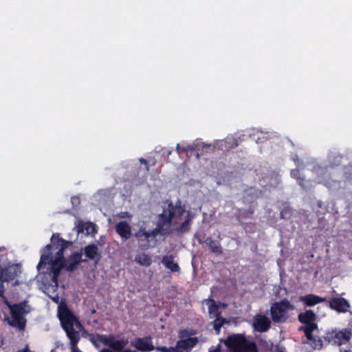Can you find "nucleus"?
<instances>
[{
	"label": "nucleus",
	"instance_id": "obj_5",
	"mask_svg": "<svg viewBox=\"0 0 352 352\" xmlns=\"http://www.w3.org/2000/svg\"><path fill=\"white\" fill-rule=\"evenodd\" d=\"M3 298L4 302L8 306L11 312V318L7 319L8 324L21 331L24 330L26 323L24 315L30 312L29 306L25 302L11 305L6 298Z\"/></svg>",
	"mask_w": 352,
	"mask_h": 352
},
{
	"label": "nucleus",
	"instance_id": "obj_6",
	"mask_svg": "<svg viewBox=\"0 0 352 352\" xmlns=\"http://www.w3.org/2000/svg\"><path fill=\"white\" fill-rule=\"evenodd\" d=\"M93 344L99 348L102 344L113 350L122 351L128 344V340L113 335H97L91 340Z\"/></svg>",
	"mask_w": 352,
	"mask_h": 352
},
{
	"label": "nucleus",
	"instance_id": "obj_15",
	"mask_svg": "<svg viewBox=\"0 0 352 352\" xmlns=\"http://www.w3.org/2000/svg\"><path fill=\"white\" fill-rule=\"evenodd\" d=\"M116 231L120 235L122 240L126 241L132 235L131 228L125 221H120L116 225Z\"/></svg>",
	"mask_w": 352,
	"mask_h": 352
},
{
	"label": "nucleus",
	"instance_id": "obj_29",
	"mask_svg": "<svg viewBox=\"0 0 352 352\" xmlns=\"http://www.w3.org/2000/svg\"><path fill=\"white\" fill-rule=\"evenodd\" d=\"M139 161L141 164H144L145 165V170L146 172H148L149 171V166L148 164V162L146 160H145L144 158H140L139 159Z\"/></svg>",
	"mask_w": 352,
	"mask_h": 352
},
{
	"label": "nucleus",
	"instance_id": "obj_2",
	"mask_svg": "<svg viewBox=\"0 0 352 352\" xmlns=\"http://www.w3.org/2000/svg\"><path fill=\"white\" fill-rule=\"evenodd\" d=\"M58 316L63 328L66 331L70 340L72 352H80L76 348V344L78 342L79 333L82 331V327L76 318L69 310L64 301L59 302Z\"/></svg>",
	"mask_w": 352,
	"mask_h": 352
},
{
	"label": "nucleus",
	"instance_id": "obj_16",
	"mask_svg": "<svg viewBox=\"0 0 352 352\" xmlns=\"http://www.w3.org/2000/svg\"><path fill=\"white\" fill-rule=\"evenodd\" d=\"M198 242L201 244L206 243L212 253L220 255L223 253V248L219 241L213 239L211 236H208L204 241L198 239Z\"/></svg>",
	"mask_w": 352,
	"mask_h": 352
},
{
	"label": "nucleus",
	"instance_id": "obj_7",
	"mask_svg": "<svg viewBox=\"0 0 352 352\" xmlns=\"http://www.w3.org/2000/svg\"><path fill=\"white\" fill-rule=\"evenodd\" d=\"M294 310V306L287 300L274 303L271 307V314L273 320L281 322L287 319Z\"/></svg>",
	"mask_w": 352,
	"mask_h": 352
},
{
	"label": "nucleus",
	"instance_id": "obj_38",
	"mask_svg": "<svg viewBox=\"0 0 352 352\" xmlns=\"http://www.w3.org/2000/svg\"><path fill=\"white\" fill-rule=\"evenodd\" d=\"M280 214L282 217L283 216V211L281 212Z\"/></svg>",
	"mask_w": 352,
	"mask_h": 352
},
{
	"label": "nucleus",
	"instance_id": "obj_34",
	"mask_svg": "<svg viewBox=\"0 0 352 352\" xmlns=\"http://www.w3.org/2000/svg\"><path fill=\"white\" fill-rule=\"evenodd\" d=\"M19 282L17 280H16L14 283L12 285V286H16V285H19Z\"/></svg>",
	"mask_w": 352,
	"mask_h": 352
},
{
	"label": "nucleus",
	"instance_id": "obj_33",
	"mask_svg": "<svg viewBox=\"0 0 352 352\" xmlns=\"http://www.w3.org/2000/svg\"><path fill=\"white\" fill-rule=\"evenodd\" d=\"M248 212L250 213V215L253 214H254V210L250 208V209L248 210Z\"/></svg>",
	"mask_w": 352,
	"mask_h": 352
},
{
	"label": "nucleus",
	"instance_id": "obj_20",
	"mask_svg": "<svg viewBox=\"0 0 352 352\" xmlns=\"http://www.w3.org/2000/svg\"><path fill=\"white\" fill-rule=\"evenodd\" d=\"M162 263L166 269H168L172 272H177L180 269L177 263L174 261V256L173 255H166L163 256Z\"/></svg>",
	"mask_w": 352,
	"mask_h": 352
},
{
	"label": "nucleus",
	"instance_id": "obj_3",
	"mask_svg": "<svg viewBox=\"0 0 352 352\" xmlns=\"http://www.w3.org/2000/svg\"><path fill=\"white\" fill-rule=\"evenodd\" d=\"M210 352H257L254 342H249L241 334H234L220 340L218 346Z\"/></svg>",
	"mask_w": 352,
	"mask_h": 352
},
{
	"label": "nucleus",
	"instance_id": "obj_25",
	"mask_svg": "<svg viewBox=\"0 0 352 352\" xmlns=\"http://www.w3.org/2000/svg\"><path fill=\"white\" fill-rule=\"evenodd\" d=\"M43 292L49 295V296L56 303L59 302V297L58 296L57 294L54 295H50V293H56V288L57 287H43Z\"/></svg>",
	"mask_w": 352,
	"mask_h": 352
},
{
	"label": "nucleus",
	"instance_id": "obj_4",
	"mask_svg": "<svg viewBox=\"0 0 352 352\" xmlns=\"http://www.w3.org/2000/svg\"><path fill=\"white\" fill-rule=\"evenodd\" d=\"M52 248L51 244H47L43 248V253L41 254L40 261L36 266L38 271H41L47 265L50 273L52 274V280L55 283L54 286H58L57 280L61 270L65 269L64 262L54 259L52 254L50 252ZM48 286H52L49 285Z\"/></svg>",
	"mask_w": 352,
	"mask_h": 352
},
{
	"label": "nucleus",
	"instance_id": "obj_17",
	"mask_svg": "<svg viewBox=\"0 0 352 352\" xmlns=\"http://www.w3.org/2000/svg\"><path fill=\"white\" fill-rule=\"evenodd\" d=\"M239 146L238 140L233 137H228L224 140L218 141L217 146L223 151H229Z\"/></svg>",
	"mask_w": 352,
	"mask_h": 352
},
{
	"label": "nucleus",
	"instance_id": "obj_10",
	"mask_svg": "<svg viewBox=\"0 0 352 352\" xmlns=\"http://www.w3.org/2000/svg\"><path fill=\"white\" fill-rule=\"evenodd\" d=\"M82 256L81 251L72 252L64 261L65 270L70 272L76 270L80 263L87 261V260H83Z\"/></svg>",
	"mask_w": 352,
	"mask_h": 352
},
{
	"label": "nucleus",
	"instance_id": "obj_9",
	"mask_svg": "<svg viewBox=\"0 0 352 352\" xmlns=\"http://www.w3.org/2000/svg\"><path fill=\"white\" fill-rule=\"evenodd\" d=\"M299 320L305 324L304 329L307 338L311 340V332L316 329L317 325L314 322L315 314L312 311H307L298 316Z\"/></svg>",
	"mask_w": 352,
	"mask_h": 352
},
{
	"label": "nucleus",
	"instance_id": "obj_26",
	"mask_svg": "<svg viewBox=\"0 0 352 352\" xmlns=\"http://www.w3.org/2000/svg\"><path fill=\"white\" fill-rule=\"evenodd\" d=\"M291 176L296 179L301 186H304V178L300 176V170L298 168L291 170Z\"/></svg>",
	"mask_w": 352,
	"mask_h": 352
},
{
	"label": "nucleus",
	"instance_id": "obj_31",
	"mask_svg": "<svg viewBox=\"0 0 352 352\" xmlns=\"http://www.w3.org/2000/svg\"><path fill=\"white\" fill-rule=\"evenodd\" d=\"M156 349L160 351H162V352H166L167 347H165V346H157V347H156Z\"/></svg>",
	"mask_w": 352,
	"mask_h": 352
},
{
	"label": "nucleus",
	"instance_id": "obj_18",
	"mask_svg": "<svg viewBox=\"0 0 352 352\" xmlns=\"http://www.w3.org/2000/svg\"><path fill=\"white\" fill-rule=\"evenodd\" d=\"M270 323V322L267 317L258 315L255 317L253 325L256 330L263 332L267 330Z\"/></svg>",
	"mask_w": 352,
	"mask_h": 352
},
{
	"label": "nucleus",
	"instance_id": "obj_28",
	"mask_svg": "<svg viewBox=\"0 0 352 352\" xmlns=\"http://www.w3.org/2000/svg\"><path fill=\"white\" fill-rule=\"evenodd\" d=\"M134 236L139 239H141L142 237H144L146 239H148V232L146 230L145 228H141L137 232L134 234Z\"/></svg>",
	"mask_w": 352,
	"mask_h": 352
},
{
	"label": "nucleus",
	"instance_id": "obj_19",
	"mask_svg": "<svg viewBox=\"0 0 352 352\" xmlns=\"http://www.w3.org/2000/svg\"><path fill=\"white\" fill-rule=\"evenodd\" d=\"M331 307L340 312H346L349 308V302L344 298H335L330 302Z\"/></svg>",
	"mask_w": 352,
	"mask_h": 352
},
{
	"label": "nucleus",
	"instance_id": "obj_36",
	"mask_svg": "<svg viewBox=\"0 0 352 352\" xmlns=\"http://www.w3.org/2000/svg\"><path fill=\"white\" fill-rule=\"evenodd\" d=\"M3 292V287H0V295Z\"/></svg>",
	"mask_w": 352,
	"mask_h": 352
},
{
	"label": "nucleus",
	"instance_id": "obj_1",
	"mask_svg": "<svg viewBox=\"0 0 352 352\" xmlns=\"http://www.w3.org/2000/svg\"><path fill=\"white\" fill-rule=\"evenodd\" d=\"M193 216L186 211L185 206L180 199L174 204L166 199L163 202L162 212L158 215L156 228L148 232V238L157 234L166 235L170 233V227L179 224L177 230L186 232L190 230Z\"/></svg>",
	"mask_w": 352,
	"mask_h": 352
},
{
	"label": "nucleus",
	"instance_id": "obj_21",
	"mask_svg": "<svg viewBox=\"0 0 352 352\" xmlns=\"http://www.w3.org/2000/svg\"><path fill=\"white\" fill-rule=\"evenodd\" d=\"M135 262L142 266L148 267L152 263L151 256L145 253L138 254L134 259Z\"/></svg>",
	"mask_w": 352,
	"mask_h": 352
},
{
	"label": "nucleus",
	"instance_id": "obj_27",
	"mask_svg": "<svg viewBox=\"0 0 352 352\" xmlns=\"http://www.w3.org/2000/svg\"><path fill=\"white\" fill-rule=\"evenodd\" d=\"M216 319L213 322V327L217 331V333H219L220 329L223 324L226 322L225 319L221 317H215Z\"/></svg>",
	"mask_w": 352,
	"mask_h": 352
},
{
	"label": "nucleus",
	"instance_id": "obj_32",
	"mask_svg": "<svg viewBox=\"0 0 352 352\" xmlns=\"http://www.w3.org/2000/svg\"><path fill=\"white\" fill-rule=\"evenodd\" d=\"M176 149L178 153H179L180 145L179 144H177Z\"/></svg>",
	"mask_w": 352,
	"mask_h": 352
},
{
	"label": "nucleus",
	"instance_id": "obj_14",
	"mask_svg": "<svg viewBox=\"0 0 352 352\" xmlns=\"http://www.w3.org/2000/svg\"><path fill=\"white\" fill-rule=\"evenodd\" d=\"M83 250L84 254L86 256L85 260H93L95 261L96 264L98 263V261L100 260L101 254L98 250V248L95 244H90L88 245H86L83 248L80 250L82 252Z\"/></svg>",
	"mask_w": 352,
	"mask_h": 352
},
{
	"label": "nucleus",
	"instance_id": "obj_23",
	"mask_svg": "<svg viewBox=\"0 0 352 352\" xmlns=\"http://www.w3.org/2000/svg\"><path fill=\"white\" fill-rule=\"evenodd\" d=\"M78 232H86L87 234H91L96 231L95 225L93 223L87 222L79 224L78 226Z\"/></svg>",
	"mask_w": 352,
	"mask_h": 352
},
{
	"label": "nucleus",
	"instance_id": "obj_22",
	"mask_svg": "<svg viewBox=\"0 0 352 352\" xmlns=\"http://www.w3.org/2000/svg\"><path fill=\"white\" fill-rule=\"evenodd\" d=\"M300 299L307 306L316 305L323 300L322 298L311 294L302 296Z\"/></svg>",
	"mask_w": 352,
	"mask_h": 352
},
{
	"label": "nucleus",
	"instance_id": "obj_30",
	"mask_svg": "<svg viewBox=\"0 0 352 352\" xmlns=\"http://www.w3.org/2000/svg\"><path fill=\"white\" fill-rule=\"evenodd\" d=\"M166 352H179L177 345L175 346L167 347Z\"/></svg>",
	"mask_w": 352,
	"mask_h": 352
},
{
	"label": "nucleus",
	"instance_id": "obj_24",
	"mask_svg": "<svg viewBox=\"0 0 352 352\" xmlns=\"http://www.w3.org/2000/svg\"><path fill=\"white\" fill-rule=\"evenodd\" d=\"M351 336V333L350 331L347 329H344L338 331L336 335V339L338 340V342L340 344L344 343L349 340Z\"/></svg>",
	"mask_w": 352,
	"mask_h": 352
},
{
	"label": "nucleus",
	"instance_id": "obj_35",
	"mask_svg": "<svg viewBox=\"0 0 352 352\" xmlns=\"http://www.w3.org/2000/svg\"><path fill=\"white\" fill-rule=\"evenodd\" d=\"M341 352H352V351H346V350L342 349Z\"/></svg>",
	"mask_w": 352,
	"mask_h": 352
},
{
	"label": "nucleus",
	"instance_id": "obj_11",
	"mask_svg": "<svg viewBox=\"0 0 352 352\" xmlns=\"http://www.w3.org/2000/svg\"><path fill=\"white\" fill-rule=\"evenodd\" d=\"M51 240L54 246L60 247L58 252L56 253V258L54 259L64 262L65 250L69 246L70 242L59 237L58 234H53Z\"/></svg>",
	"mask_w": 352,
	"mask_h": 352
},
{
	"label": "nucleus",
	"instance_id": "obj_8",
	"mask_svg": "<svg viewBox=\"0 0 352 352\" xmlns=\"http://www.w3.org/2000/svg\"><path fill=\"white\" fill-rule=\"evenodd\" d=\"M193 330L184 329L179 331V340L176 345L179 352H186L190 350L197 342V339L194 337Z\"/></svg>",
	"mask_w": 352,
	"mask_h": 352
},
{
	"label": "nucleus",
	"instance_id": "obj_12",
	"mask_svg": "<svg viewBox=\"0 0 352 352\" xmlns=\"http://www.w3.org/2000/svg\"><path fill=\"white\" fill-rule=\"evenodd\" d=\"M131 344L138 351L142 352H150L155 349L150 337L137 338L132 341Z\"/></svg>",
	"mask_w": 352,
	"mask_h": 352
},
{
	"label": "nucleus",
	"instance_id": "obj_37",
	"mask_svg": "<svg viewBox=\"0 0 352 352\" xmlns=\"http://www.w3.org/2000/svg\"><path fill=\"white\" fill-rule=\"evenodd\" d=\"M203 147L210 148V145H204Z\"/></svg>",
	"mask_w": 352,
	"mask_h": 352
},
{
	"label": "nucleus",
	"instance_id": "obj_13",
	"mask_svg": "<svg viewBox=\"0 0 352 352\" xmlns=\"http://www.w3.org/2000/svg\"><path fill=\"white\" fill-rule=\"evenodd\" d=\"M204 309H207L210 318L219 316L221 310L224 309L226 305L224 304H216L213 300L207 299L203 302Z\"/></svg>",
	"mask_w": 352,
	"mask_h": 352
}]
</instances>
